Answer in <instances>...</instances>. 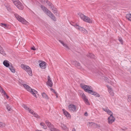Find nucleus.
Segmentation results:
<instances>
[{
    "mask_svg": "<svg viewBox=\"0 0 131 131\" xmlns=\"http://www.w3.org/2000/svg\"><path fill=\"white\" fill-rule=\"evenodd\" d=\"M15 16L17 19L19 21L22 23L26 25H28V22L27 21L21 17L17 14H15Z\"/></svg>",
    "mask_w": 131,
    "mask_h": 131,
    "instance_id": "nucleus-7",
    "label": "nucleus"
},
{
    "mask_svg": "<svg viewBox=\"0 0 131 131\" xmlns=\"http://www.w3.org/2000/svg\"><path fill=\"white\" fill-rule=\"evenodd\" d=\"M39 65L40 68L42 69H45L46 67V63L44 62H43L40 63Z\"/></svg>",
    "mask_w": 131,
    "mask_h": 131,
    "instance_id": "nucleus-20",
    "label": "nucleus"
},
{
    "mask_svg": "<svg viewBox=\"0 0 131 131\" xmlns=\"http://www.w3.org/2000/svg\"><path fill=\"white\" fill-rule=\"evenodd\" d=\"M49 5L50 6V8L52 9V12L55 15H57V9L53 7V5H52L51 3H49Z\"/></svg>",
    "mask_w": 131,
    "mask_h": 131,
    "instance_id": "nucleus-14",
    "label": "nucleus"
},
{
    "mask_svg": "<svg viewBox=\"0 0 131 131\" xmlns=\"http://www.w3.org/2000/svg\"><path fill=\"white\" fill-rule=\"evenodd\" d=\"M5 126V124L0 122V127H4Z\"/></svg>",
    "mask_w": 131,
    "mask_h": 131,
    "instance_id": "nucleus-36",
    "label": "nucleus"
},
{
    "mask_svg": "<svg viewBox=\"0 0 131 131\" xmlns=\"http://www.w3.org/2000/svg\"><path fill=\"white\" fill-rule=\"evenodd\" d=\"M21 68L25 70L30 76L32 75V73L31 70L30 68L28 66L21 64Z\"/></svg>",
    "mask_w": 131,
    "mask_h": 131,
    "instance_id": "nucleus-6",
    "label": "nucleus"
},
{
    "mask_svg": "<svg viewBox=\"0 0 131 131\" xmlns=\"http://www.w3.org/2000/svg\"><path fill=\"white\" fill-rule=\"evenodd\" d=\"M6 108L8 111H10L11 110V108L8 105H7L6 106Z\"/></svg>",
    "mask_w": 131,
    "mask_h": 131,
    "instance_id": "nucleus-35",
    "label": "nucleus"
},
{
    "mask_svg": "<svg viewBox=\"0 0 131 131\" xmlns=\"http://www.w3.org/2000/svg\"><path fill=\"white\" fill-rule=\"evenodd\" d=\"M3 64L5 66L7 67H9L10 66L9 61L7 60H4L3 61Z\"/></svg>",
    "mask_w": 131,
    "mask_h": 131,
    "instance_id": "nucleus-21",
    "label": "nucleus"
},
{
    "mask_svg": "<svg viewBox=\"0 0 131 131\" xmlns=\"http://www.w3.org/2000/svg\"><path fill=\"white\" fill-rule=\"evenodd\" d=\"M106 86L108 88V91L110 95L112 96H114V93L112 89L110 87L107 85Z\"/></svg>",
    "mask_w": 131,
    "mask_h": 131,
    "instance_id": "nucleus-15",
    "label": "nucleus"
},
{
    "mask_svg": "<svg viewBox=\"0 0 131 131\" xmlns=\"http://www.w3.org/2000/svg\"><path fill=\"white\" fill-rule=\"evenodd\" d=\"M82 97L86 104L88 105H90V103L87 98L84 94L82 93Z\"/></svg>",
    "mask_w": 131,
    "mask_h": 131,
    "instance_id": "nucleus-11",
    "label": "nucleus"
},
{
    "mask_svg": "<svg viewBox=\"0 0 131 131\" xmlns=\"http://www.w3.org/2000/svg\"><path fill=\"white\" fill-rule=\"evenodd\" d=\"M56 96L57 98L58 97V94H56Z\"/></svg>",
    "mask_w": 131,
    "mask_h": 131,
    "instance_id": "nucleus-48",
    "label": "nucleus"
},
{
    "mask_svg": "<svg viewBox=\"0 0 131 131\" xmlns=\"http://www.w3.org/2000/svg\"><path fill=\"white\" fill-rule=\"evenodd\" d=\"M47 84L50 87L52 86L53 83L52 80L48 81L47 82Z\"/></svg>",
    "mask_w": 131,
    "mask_h": 131,
    "instance_id": "nucleus-26",
    "label": "nucleus"
},
{
    "mask_svg": "<svg viewBox=\"0 0 131 131\" xmlns=\"http://www.w3.org/2000/svg\"><path fill=\"white\" fill-rule=\"evenodd\" d=\"M76 106L73 104H70L69 106V109L73 112L76 111Z\"/></svg>",
    "mask_w": 131,
    "mask_h": 131,
    "instance_id": "nucleus-12",
    "label": "nucleus"
},
{
    "mask_svg": "<svg viewBox=\"0 0 131 131\" xmlns=\"http://www.w3.org/2000/svg\"><path fill=\"white\" fill-rule=\"evenodd\" d=\"M72 25L74 27L76 28L79 30L83 33L85 34L87 33V31L83 27H81L76 24Z\"/></svg>",
    "mask_w": 131,
    "mask_h": 131,
    "instance_id": "nucleus-8",
    "label": "nucleus"
},
{
    "mask_svg": "<svg viewBox=\"0 0 131 131\" xmlns=\"http://www.w3.org/2000/svg\"><path fill=\"white\" fill-rule=\"evenodd\" d=\"M45 0H42V1L43 2H45Z\"/></svg>",
    "mask_w": 131,
    "mask_h": 131,
    "instance_id": "nucleus-49",
    "label": "nucleus"
},
{
    "mask_svg": "<svg viewBox=\"0 0 131 131\" xmlns=\"http://www.w3.org/2000/svg\"><path fill=\"white\" fill-rule=\"evenodd\" d=\"M0 91L2 93H3V94H4L5 96V97H6L7 99H8L9 96H8L7 94L5 92L4 90L2 89V88L0 86Z\"/></svg>",
    "mask_w": 131,
    "mask_h": 131,
    "instance_id": "nucleus-19",
    "label": "nucleus"
},
{
    "mask_svg": "<svg viewBox=\"0 0 131 131\" xmlns=\"http://www.w3.org/2000/svg\"><path fill=\"white\" fill-rule=\"evenodd\" d=\"M0 26L5 28H7V25L6 24L3 23H1L0 24Z\"/></svg>",
    "mask_w": 131,
    "mask_h": 131,
    "instance_id": "nucleus-31",
    "label": "nucleus"
},
{
    "mask_svg": "<svg viewBox=\"0 0 131 131\" xmlns=\"http://www.w3.org/2000/svg\"><path fill=\"white\" fill-rule=\"evenodd\" d=\"M31 49L33 50H35L36 49L34 47H33L31 48Z\"/></svg>",
    "mask_w": 131,
    "mask_h": 131,
    "instance_id": "nucleus-42",
    "label": "nucleus"
},
{
    "mask_svg": "<svg viewBox=\"0 0 131 131\" xmlns=\"http://www.w3.org/2000/svg\"><path fill=\"white\" fill-rule=\"evenodd\" d=\"M9 68L12 72L13 73H15V71L14 68L12 66H10Z\"/></svg>",
    "mask_w": 131,
    "mask_h": 131,
    "instance_id": "nucleus-27",
    "label": "nucleus"
},
{
    "mask_svg": "<svg viewBox=\"0 0 131 131\" xmlns=\"http://www.w3.org/2000/svg\"><path fill=\"white\" fill-rule=\"evenodd\" d=\"M42 96L43 98L46 99V100H48L49 98L48 96L47 95L46 93L44 92L42 93H41Z\"/></svg>",
    "mask_w": 131,
    "mask_h": 131,
    "instance_id": "nucleus-23",
    "label": "nucleus"
},
{
    "mask_svg": "<svg viewBox=\"0 0 131 131\" xmlns=\"http://www.w3.org/2000/svg\"><path fill=\"white\" fill-rule=\"evenodd\" d=\"M127 97L128 101L129 102H131V95H128L127 96Z\"/></svg>",
    "mask_w": 131,
    "mask_h": 131,
    "instance_id": "nucleus-34",
    "label": "nucleus"
},
{
    "mask_svg": "<svg viewBox=\"0 0 131 131\" xmlns=\"http://www.w3.org/2000/svg\"><path fill=\"white\" fill-rule=\"evenodd\" d=\"M84 115L85 116H88V113H87V112H86L85 113H84Z\"/></svg>",
    "mask_w": 131,
    "mask_h": 131,
    "instance_id": "nucleus-44",
    "label": "nucleus"
},
{
    "mask_svg": "<svg viewBox=\"0 0 131 131\" xmlns=\"http://www.w3.org/2000/svg\"><path fill=\"white\" fill-rule=\"evenodd\" d=\"M59 41L63 45V46L66 48L67 49H69V48L67 44L65 43L64 42L61 40H59Z\"/></svg>",
    "mask_w": 131,
    "mask_h": 131,
    "instance_id": "nucleus-25",
    "label": "nucleus"
},
{
    "mask_svg": "<svg viewBox=\"0 0 131 131\" xmlns=\"http://www.w3.org/2000/svg\"><path fill=\"white\" fill-rule=\"evenodd\" d=\"M36 131H43L41 130H39L38 129H36Z\"/></svg>",
    "mask_w": 131,
    "mask_h": 131,
    "instance_id": "nucleus-47",
    "label": "nucleus"
},
{
    "mask_svg": "<svg viewBox=\"0 0 131 131\" xmlns=\"http://www.w3.org/2000/svg\"><path fill=\"white\" fill-rule=\"evenodd\" d=\"M130 73H131V72H130Z\"/></svg>",
    "mask_w": 131,
    "mask_h": 131,
    "instance_id": "nucleus-50",
    "label": "nucleus"
},
{
    "mask_svg": "<svg viewBox=\"0 0 131 131\" xmlns=\"http://www.w3.org/2000/svg\"><path fill=\"white\" fill-rule=\"evenodd\" d=\"M104 79L106 82L108 83H110L111 81H110L109 79L106 77H104Z\"/></svg>",
    "mask_w": 131,
    "mask_h": 131,
    "instance_id": "nucleus-33",
    "label": "nucleus"
},
{
    "mask_svg": "<svg viewBox=\"0 0 131 131\" xmlns=\"http://www.w3.org/2000/svg\"><path fill=\"white\" fill-rule=\"evenodd\" d=\"M22 106L29 113L33 115L34 116L38 118H40V116L38 115L31 108L28 107L26 105L23 104L22 105Z\"/></svg>",
    "mask_w": 131,
    "mask_h": 131,
    "instance_id": "nucleus-3",
    "label": "nucleus"
},
{
    "mask_svg": "<svg viewBox=\"0 0 131 131\" xmlns=\"http://www.w3.org/2000/svg\"><path fill=\"white\" fill-rule=\"evenodd\" d=\"M6 7H6V8H7V9L8 11H10V10H11V9H10V7H7L6 6Z\"/></svg>",
    "mask_w": 131,
    "mask_h": 131,
    "instance_id": "nucleus-39",
    "label": "nucleus"
},
{
    "mask_svg": "<svg viewBox=\"0 0 131 131\" xmlns=\"http://www.w3.org/2000/svg\"><path fill=\"white\" fill-rule=\"evenodd\" d=\"M0 53L3 55L5 56L6 55V54L5 52L4 51L3 48L0 45Z\"/></svg>",
    "mask_w": 131,
    "mask_h": 131,
    "instance_id": "nucleus-22",
    "label": "nucleus"
},
{
    "mask_svg": "<svg viewBox=\"0 0 131 131\" xmlns=\"http://www.w3.org/2000/svg\"><path fill=\"white\" fill-rule=\"evenodd\" d=\"M103 110L106 112L108 114L110 115L111 114H113L112 112L107 107L102 108Z\"/></svg>",
    "mask_w": 131,
    "mask_h": 131,
    "instance_id": "nucleus-16",
    "label": "nucleus"
},
{
    "mask_svg": "<svg viewBox=\"0 0 131 131\" xmlns=\"http://www.w3.org/2000/svg\"><path fill=\"white\" fill-rule=\"evenodd\" d=\"M23 85L27 91L30 92L36 98L37 97V96L36 95V94L37 93L36 91L34 89H32L29 86L26 84H23Z\"/></svg>",
    "mask_w": 131,
    "mask_h": 131,
    "instance_id": "nucleus-4",
    "label": "nucleus"
},
{
    "mask_svg": "<svg viewBox=\"0 0 131 131\" xmlns=\"http://www.w3.org/2000/svg\"><path fill=\"white\" fill-rule=\"evenodd\" d=\"M46 2L47 3V4H48V5H49V3H50L49 2V1H47Z\"/></svg>",
    "mask_w": 131,
    "mask_h": 131,
    "instance_id": "nucleus-45",
    "label": "nucleus"
},
{
    "mask_svg": "<svg viewBox=\"0 0 131 131\" xmlns=\"http://www.w3.org/2000/svg\"><path fill=\"white\" fill-rule=\"evenodd\" d=\"M48 81L51 80L49 76H48Z\"/></svg>",
    "mask_w": 131,
    "mask_h": 131,
    "instance_id": "nucleus-40",
    "label": "nucleus"
},
{
    "mask_svg": "<svg viewBox=\"0 0 131 131\" xmlns=\"http://www.w3.org/2000/svg\"><path fill=\"white\" fill-rule=\"evenodd\" d=\"M14 4L19 9L21 10L23 9V5L19 1H17L16 2H14Z\"/></svg>",
    "mask_w": 131,
    "mask_h": 131,
    "instance_id": "nucleus-9",
    "label": "nucleus"
},
{
    "mask_svg": "<svg viewBox=\"0 0 131 131\" xmlns=\"http://www.w3.org/2000/svg\"><path fill=\"white\" fill-rule=\"evenodd\" d=\"M52 91L55 94H57V92H56V91H55L53 89H52Z\"/></svg>",
    "mask_w": 131,
    "mask_h": 131,
    "instance_id": "nucleus-43",
    "label": "nucleus"
},
{
    "mask_svg": "<svg viewBox=\"0 0 131 131\" xmlns=\"http://www.w3.org/2000/svg\"><path fill=\"white\" fill-rule=\"evenodd\" d=\"M62 129L65 130H68L69 128L66 125L63 124L62 123H61L60 125Z\"/></svg>",
    "mask_w": 131,
    "mask_h": 131,
    "instance_id": "nucleus-18",
    "label": "nucleus"
},
{
    "mask_svg": "<svg viewBox=\"0 0 131 131\" xmlns=\"http://www.w3.org/2000/svg\"><path fill=\"white\" fill-rule=\"evenodd\" d=\"M88 57H90L91 58L95 59V56L92 53H89L87 56Z\"/></svg>",
    "mask_w": 131,
    "mask_h": 131,
    "instance_id": "nucleus-30",
    "label": "nucleus"
},
{
    "mask_svg": "<svg viewBox=\"0 0 131 131\" xmlns=\"http://www.w3.org/2000/svg\"><path fill=\"white\" fill-rule=\"evenodd\" d=\"M40 124L41 126H42V128L44 129H46L47 128V127L43 123H41Z\"/></svg>",
    "mask_w": 131,
    "mask_h": 131,
    "instance_id": "nucleus-29",
    "label": "nucleus"
},
{
    "mask_svg": "<svg viewBox=\"0 0 131 131\" xmlns=\"http://www.w3.org/2000/svg\"><path fill=\"white\" fill-rule=\"evenodd\" d=\"M88 124L89 126H93L94 127L95 125H96V124L93 122H89Z\"/></svg>",
    "mask_w": 131,
    "mask_h": 131,
    "instance_id": "nucleus-32",
    "label": "nucleus"
},
{
    "mask_svg": "<svg viewBox=\"0 0 131 131\" xmlns=\"http://www.w3.org/2000/svg\"><path fill=\"white\" fill-rule=\"evenodd\" d=\"M78 15L80 17V18L84 21L89 23H92V21L89 17L85 16L83 14L79 13Z\"/></svg>",
    "mask_w": 131,
    "mask_h": 131,
    "instance_id": "nucleus-5",
    "label": "nucleus"
},
{
    "mask_svg": "<svg viewBox=\"0 0 131 131\" xmlns=\"http://www.w3.org/2000/svg\"><path fill=\"white\" fill-rule=\"evenodd\" d=\"M113 114L110 115V116L108 118V123L109 124H111L114 121L115 118L113 116Z\"/></svg>",
    "mask_w": 131,
    "mask_h": 131,
    "instance_id": "nucleus-10",
    "label": "nucleus"
},
{
    "mask_svg": "<svg viewBox=\"0 0 131 131\" xmlns=\"http://www.w3.org/2000/svg\"><path fill=\"white\" fill-rule=\"evenodd\" d=\"M94 127L95 128H97V127H100V125H97V124H96V125H95Z\"/></svg>",
    "mask_w": 131,
    "mask_h": 131,
    "instance_id": "nucleus-38",
    "label": "nucleus"
},
{
    "mask_svg": "<svg viewBox=\"0 0 131 131\" xmlns=\"http://www.w3.org/2000/svg\"><path fill=\"white\" fill-rule=\"evenodd\" d=\"M118 40L122 44H123V40L121 38H119Z\"/></svg>",
    "mask_w": 131,
    "mask_h": 131,
    "instance_id": "nucleus-37",
    "label": "nucleus"
},
{
    "mask_svg": "<svg viewBox=\"0 0 131 131\" xmlns=\"http://www.w3.org/2000/svg\"><path fill=\"white\" fill-rule=\"evenodd\" d=\"M81 87L85 91L88 92L91 94L95 95L96 96H100L99 94L96 92L93 91L92 90V88L90 86L84 85L83 84H81Z\"/></svg>",
    "mask_w": 131,
    "mask_h": 131,
    "instance_id": "nucleus-1",
    "label": "nucleus"
},
{
    "mask_svg": "<svg viewBox=\"0 0 131 131\" xmlns=\"http://www.w3.org/2000/svg\"><path fill=\"white\" fill-rule=\"evenodd\" d=\"M126 17L129 20L131 21V14H127L126 15Z\"/></svg>",
    "mask_w": 131,
    "mask_h": 131,
    "instance_id": "nucleus-28",
    "label": "nucleus"
},
{
    "mask_svg": "<svg viewBox=\"0 0 131 131\" xmlns=\"http://www.w3.org/2000/svg\"><path fill=\"white\" fill-rule=\"evenodd\" d=\"M62 111L64 114L68 118H70L71 117V116L70 114L67 112L66 110L64 109H62Z\"/></svg>",
    "mask_w": 131,
    "mask_h": 131,
    "instance_id": "nucleus-17",
    "label": "nucleus"
},
{
    "mask_svg": "<svg viewBox=\"0 0 131 131\" xmlns=\"http://www.w3.org/2000/svg\"><path fill=\"white\" fill-rule=\"evenodd\" d=\"M72 131H76V130L74 128H72Z\"/></svg>",
    "mask_w": 131,
    "mask_h": 131,
    "instance_id": "nucleus-46",
    "label": "nucleus"
},
{
    "mask_svg": "<svg viewBox=\"0 0 131 131\" xmlns=\"http://www.w3.org/2000/svg\"><path fill=\"white\" fill-rule=\"evenodd\" d=\"M59 41L63 45V46L66 48L67 49H69V48L67 44L65 43L64 42L61 40H59Z\"/></svg>",
    "mask_w": 131,
    "mask_h": 131,
    "instance_id": "nucleus-24",
    "label": "nucleus"
},
{
    "mask_svg": "<svg viewBox=\"0 0 131 131\" xmlns=\"http://www.w3.org/2000/svg\"><path fill=\"white\" fill-rule=\"evenodd\" d=\"M72 63L74 65L75 67L79 69H80L81 70L83 69L82 68L80 65V63L76 61H74L72 62Z\"/></svg>",
    "mask_w": 131,
    "mask_h": 131,
    "instance_id": "nucleus-13",
    "label": "nucleus"
},
{
    "mask_svg": "<svg viewBox=\"0 0 131 131\" xmlns=\"http://www.w3.org/2000/svg\"><path fill=\"white\" fill-rule=\"evenodd\" d=\"M12 1L13 2L14 4V2H16L17 1H18V0H12Z\"/></svg>",
    "mask_w": 131,
    "mask_h": 131,
    "instance_id": "nucleus-41",
    "label": "nucleus"
},
{
    "mask_svg": "<svg viewBox=\"0 0 131 131\" xmlns=\"http://www.w3.org/2000/svg\"><path fill=\"white\" fill-rule=\"evenodd\" d=\"M41 7L43 10L48 16H49L54 21H56V18L54 16L52 13L46 7L44 6L41 5Z\"/></svg>",
    "mask_w": 131,
    "mask_h": 131,
    "instance_id": "nucleus-2",
    "label": "nucleus"
}]
</instances>
